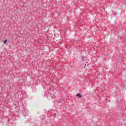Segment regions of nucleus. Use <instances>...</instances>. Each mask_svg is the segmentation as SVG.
I'll return each mask as SVG.
<instances>
[{
	"instance_id": "4",
	"label": "nucleus",
	"mask_w": 126,
	"mask_h": 126,
	"mask_svg": "<svg viewBox=\"0 0 126 126\" xmlns=\"http://www.w3.org/2000/svg\"><path fill=\"white\" fill-rule=\"evenodd\" d=\"M86 65H87L86 64H85L84 65V68H85V67L86 66Z\"/></svg>"
},
{
	"instance_id": "5",
	"label": "nucleus",
	"mask_w": 126,
	"mask_h": 126,
	"mask_svg": "<svg viewBox=\"0 0 126 126\" xmlns=\"http://www.w3.org/2000/svg\"><path fill=\"white\" fill-rule=\"evenodd\" d=\"M86 63H88V62H86Z\"/></svg>"
},
{
	"instance_id": "3",
	"label": "nucleus",
	"mask_w": 126,
	"mask_h": 126,
	"mask_svg": "<svg viewBox=\"0 0 126 126\" xmlns=\"http://www.w3.org/2000/svg\"><path fill=\"white\" fill-rule=\"evenodd\" d=\"M82 61H84V56H82Z\"/></svg>"
},
{
	"instance_id": "1",
	"label": "nucleus",
	"mask_w": 126,
	"mask_h": 126,
	"mask_svg": "<svg viewBox=\"0 0 126 126\" xmlns=\"http://www.w3.org/2000/svg\"><path fill=\"white\" fill-rule=\"evenodd\" d=\"M77 97H78V98H82V95H81V94H80V93L77 94H76Z\"/></svg>"
},
{
	"instance_id": "2",
	"label": "nucleus",
	"mask_w": 126,
	"mask_h": 126,
	"mask_svg": "<svg viewBox=\"0 0 126 126\" xmlns=\"http://www.w3.org/2000/svg\"><path fill=\"white\" fill-rule=\"evenodd\" d=\"M6 42H7V39H5L3 41L4 44H6Z\"/></svg>"
}]
</instances>
